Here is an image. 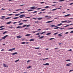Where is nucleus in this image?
Here are the masks:
<instances>
[{
  "mask_svg": "<svg viewBox=\"0 0 73 73\" xmlns=\"http://www.w3.org/2000/svg\"><path fill=\"white\" fill-rule=\"evenodd\" d=\"M15 48H13L12 49H10L8 50V51L9 52H11V51H13V50H15Z\"/></svg>",
  "mask_w": 73,
  "mask_h": 73,
  "instance_id": "1",
  "label": "nucleus"
},
{
  "mask_svg": "<svg viewBox=\"0 0 73 73\" xmlns=\"http://www.w3.org/2000/svg\"><path fill=\"white\" fill-rule=\"evenodd\" d=\"M24 16H25V15H22L19 16V17H20V18H23L24 17Z\"/></svg>",
  "mask_w": 73,
  "mask_h": 73,
  "instance_id": "2",
  "label": "nucleus"
},
{
  "mask_svg": "<svg viewBox=\"0 0 73 73\" xmlns=\"http://www.w3.org/2000/svg\"><path fill=\"white\" fill-rule=\"evenodd\" d=\"M7 37H8V35H7L5 36H4L2 37V39H5Z\"/></svg>",
  "mask_w": 73,
  "mask_h": 73,
  "instance_id": "3",
  "label": "nucleus"
},
{
  "mask_svg": "<svg viewBox=\"0 0 73 73\" xmlns=\"http://www.w3.org/2000/svg\"><path fill=\"white\" fill-rule=\"evenodd\" d=\"M37 7H36V6H34L30 7L31 9H36Z\"/></svg>",
  "mask_w": 73,
  "mask_h": 73,
  "instance_id": "4",
  "label": "nucleus"
},
{
  "mask_svg": "<svg viewBox=\"0 0 73 73\" xmlns=\"http://www.w3.org/2000/svg\"><path fill=\"white\" fill-rule=\"evenodd\" d=\"M72 65V63H69L66 64V66H70V65Z\"/></svg>",
  "mask_w": 73,
  "mask_h": 73,
  "instance_id": "5",
  "label": "nucleus"
},
{
  "mask_svg": "<svg viewBox=\"0 0 73 73\" xmlns=\"http://www.w3.org/2000/svg\"><path fill=\"white\" fill-rule=\"evenodd\" d=\"M16 28V29H18L19 28H20V29L21 28H23V27H21V26H18V27H17Z\"/></svg>",
  "mask_w": 73,
  "mask_h": 73,
  "instance_id": "6",
  "label": "nucleus"
},
{
  "mask_svg": "<svg viewBox=\"0 0 73 73\" xmlns=\"http://www.w3.org/2000/svg\"><path fill=\"white\" fill-rule=\"evenodd\" d=\"M29 20H22L23 22H27V21H28Z\"/></svg>",
  "mask_w": 73,
  "mask_h": 73,
  "instance_id": "7",
  "label": "nucleus"
},
{
  "mask_svg": "<svg viewBox=\"0 0 73 73\" xmlns=\"http://www.w3.org/2000/svg\"><path fill=\"white\" fill-rule=\"evenodd\" d=\"M18 54V53H17V52L13 53H12V55H15V54Z\"/></svg>",
  "mask_w": 73,
  "mask_h": 73,
  "instance_id": "8",
  "label": "nucleus"
},
{
  "mask_svg": "<svg viewBox=\"0 0 73 73\" xmlns=\"http://www.w3.org/2000/svg\"><path fill=\"white\" fill-rule=\"evenodd\" d=\"M4 66L6 67V68H8V66L6 65V64H3Z\"/></svg>",
  "mask_w": 73,
  "mask_h": 73,
  "instance_id": "9",
  "label": "nucleus"
},
{
  "mask_svg": "<svg viewBox=\"0 0 73 73\" xmlns=\"http://www.w3.org/2000/svg\"><path fill=\"white\" fill-rule=\"evenodd\" d=\"M21 36H17V38H21Z\"/></svg>",
  "mask_w": 73,
  "mask_h": 73,
  "instance_id": "10",
  "label": "nucleus"
},
{
  "mask_svg": "<svg viewBox=\"0 0 73 73\" xmlns=\"http://www.w3.org/2000/svg\"><path fill=\"white\" fill-rule=\"evenodd\" d=\"M42 17L37 18V20H42Z\"/></svg>",
  "mask_w": 73,
  "mask_h": 73,
  "instance_id": "11",
  "label": "nucleus"
},
{
  "mask_svg": "<svg viewBox=\"0 0 73 73\" xmlns=\"http://www.w3.org/2000/svg\"><path fill=\"white\" fill-rule=\"evenodd\" d=\"M43 65H49V63H47L45 64H43Z\"/></svg>",
  "mask_w": 73,
  "mask_h": 73,
  "instance_id": "12",
  "label": "nucleus"
},
{
  "mask_svg": "<svg viewBox=\"0 0 73 73\" xmlns=\"http://www.w3.org/2000/svg\"><path fill=\"white\" fill-rule=\"evenodd\" d=\"M5 16H2L1 18V19H5Z\"/></svg>",
  "mask_w": 73,
  "mask_h": 73,
  "instance_id": "13",
  "label": "nucleus"
},
{
  "mask_svg": "<svg viewBox=\"0 0 73 73\" xmlns=\"http://www.w3.org/2000/svg\"><path fill=\"white\" fill-rule=\"evenodd\" d=\"M35 41V39H32L29 40L30 41Z\"/></svg>",
  "mask_w": 73,
  "mask_h": 73,
  "instance_id": "14",
  "label": "nucleus"
},
{
  "mask_svg": "<svg viewBox=\"0 0 73 73\" xmlns=\"http://www.w3.org/2000/svg\"><path fill=\"white\" fill-rule=\"evenodd\" d=\"M11 17H8L7 18L5 19V20H8V19H11Z\"/></svg>",
  "mask_w": 73,
  "mask_h": 73,
  "instance_id": "15",
  "label": "nucleus"
},
{
  "mask_svg": "<svg viewBox=\"0 0 73 73\" xmlns=\"http://www.w3.org/2000/svg\"><path fill=\"white\" fill-rule=\"evenodd\" d=\"M44 36H41L39 38V39H42V38H44Z\"/></svg>",
  "mask_w": 73,
  "mask_h": 73,
  "instance_id": "16",
  "label": "nucleus"
},
{
  "mask_svg": "<svg viewBox=\"0 0 73 73\" xmlns=\"http://www.w3.org/2000/svg\"><path fill=\"white\" fill-rule=\"evenodd\" d=\"M70 16V14H67L66 15H64V17H68V16Z\"/></svg>",
  "mask_w": 73,
  "mask_h": 73,
  "instance_id": "17",
  "label": "nucleus"
},
{
  "mask_svg": "<svg viewBox=\"0 0 73 73\" xmlns=\"http://www.w3.org/2000/svg\"><path fill=\"white\" fill-rule=\"evenodd\" d=\"M62 23L59 24L57 25V26L58 27V26H60L61 25H62Z\"/></svg>",
  "mask_w": 73,
  "mask_h": 73,
  "instance_id": "18",
  "label": "nucleus"
},
{
  "mask_svg": "<svg viewBox=\"0 0 73 73\" xmlns=\"http://www.w3.org/2000/svg\"><path fill=\"white\" fill-rule=\"evenodd\" d=\"M11 23H12V22L11 21H10V22H9L8 23H7V24H11Z\"/></svg>",
  "mask_w": 73,
  "mask_h": 73,
  "instance_id": "19",
  "label": "nucleus"
},
{
  "mask_svg": "<svg viewBox=\"0 0 73 73\" xmlns=\"http://www.w3.org/2000/svg\"><path fill=\"white\" fill-rule=\"evenodd\" d=\"M27 13V12H21L20 13Z\"/></svg>",
  "mask_w": 73,
  "mask_h": 73,
  "instance_id": "20",
  "label": "nucleus"
},
{
  "mask_svg": "<svg viewBox=\"0 0 73 73\" xmlns=\"http://www.w3.org/2000/svg\"><path fill=\"white\" fill-rule=\"evenodd\" d=\"M51 33H48L47 34H46V35L48 36V35H51Z\"/></svg>",
  "mask_w": 73,
  "mask_h": 73,
  "instance_id": "21",
  "label": "nucleus"
},
{
  "mask_svg": "<svg viewBox=\"0 0 73 73\" xmlns=\"http://www.w3.org/2000/svg\"><path fill=\"white\" fill-rule=\"evenodd\" d=\"M8 33V31H6L5 32L3 33V34H5V33Z\"/></svg>",
  "mask_w": 73,
  "mask_h": 73,
  "instance_id": "22",
  "label": "nucleus"
},
{
  "mask_svg": "<svg viewBox=\"0 0 73 73\" xmlns=\"http://www.w3.org/2000/svg\"><path fill=\"white\" fill-rule=\"evenodd\" d=\"M65 22H68V21H62L61 22V23H65Z\"/></svg>",
  "mask_w": 73,
  "mask_h": 73,
  "instance_id": "23",
  "label": "nucleus"
},
{
  "mask_svg": "<svg viewBox=\"0 0 73 73\" xmlns=\"http://www.w3.org/2000/svg\"><path fill=\"white\" fill-rule=\"evenodd\" d=\"M53 21H48V22H46V23H51V22H52Z\"/></svg>",
  "mask_w": 73,
  "mask_h": 73,
  "instance_id": "24",
  "label": "nucleus"
},
{
  "mask_svg": "<svg viewBox=\"0 0 73 73\" xmlns=\"http://www.w3.org/2000/svg\"><path fill=\"white\" fill-rule=\"evenodd\" d=\"M33 10L30 9L27 11L28 12H31V11H33Z\"/></svg>",
  "mask_w": 73,
  "mask_h": 73,
  "instance_id": "25",
  "label": "nucleus"
},
{
  "mask_svg": "<svg viewBox=\"0 0 73 73\" xmlns=\"http://www.w3.org/2000/svg\"><path fill=\"white\" fill-rule=\"evenodd\" d=\"M19 15H20V14H15V16H19Z\"/></svg>",
  "mask_w": 73,
  "mask_h": 73,
  "instance_id": "26",
  "label": "nucleus"
},
{
  "mask_svg": "<svg viewBox=\"0 0 73 73\" xmlns=\"http://www.w3.org/2000/svg\"><path fill=\"white\" fill-rule=\"evenodd\" d=\"M60 27H55L54 28V29H58V28H59Z\"/></svg>",
  "mask_w": 73,
  "mask_h": 73,
  "instance_id": "27",
  "label": "nucleus"
},
{
  "mask_svg": "<svg viewBox=\"0 0 73 73\" xmlns=\"http://www.w3.org/2000/svg\"><path fill=\"white\" fill-rule=\"evenodd\" d=\"M49 8V6H46V7H45V8Z\"/></svg>",
  "mask_w": 73,
  "mask_h": 73,
  "instance_id": "28",
  "label": "nucleus"
},
{
  "mask_svg": "<svg viewBox=\"0 0 73 73\" xmlns=\"http://www.w3.org/2000/svg\"><path fill=\"white\" fill-rule=\"evenodd\" d=\"M21 9H17V10H15V11H21Z\"/></svg>",
  "mask_w": 73,
  "mask_h": 73,
  "instance_id": "29",
  "label": "nucleus"
},
{
  "mask_svg": "<svg viewBox=\"0 0 73 73\" xmlns=\"http://www.w3.org/2000/svg\"><path fill=\"white\" fill-rule=\"evenodd\" d=\"M31 35V34H27L25 35L26 36H29Z\"/></svg>",
  "mask_w": 73,
  "mask_h": 73,
  "instance_id": "30",
  "label": "nucleus"
},
{
  "mask_svg": "<svg viewBox=\"0 0 73 73\" xmlns=\"http://www.w3.org/2000/svg\"><path fill=\"white\" fill-rule=\"evenodd\" d=\"M19 17H15L13 18V19H18Z\"/></svg>",
  "mask_w": 73,
  "mask_h": 73,
  "instance_id": "31",
  "label": "nucleus"
},
{
  "mask_svg": "<svg viewBox=\"0 0 73 73\" xmlns=\"http://www.w3.org/2000/svg\"><path fill=\"white\" fill-rule=\"evenodd\" d=\"M42 9V8H39L37 9H36L37 10H39L40 9Z\"/></svg>",
  "mask_w": 73,
  "mask_h": 73,
  "instance_id": "32",
  "label": "nucleus"
},
{
  "mask_svg": "<svg viewBox=\"0 0 73 73\" xmlns=\"http://www.w3.org/2000/svg\"><path fill=\"white\" fill-rule=\"evenodd\" d=\"M27 25H24L22 27H25Z\"/></svg>",
  "mask_w": 73,
  "mask_h": 73,
  "instance_id": "33",
  "label": "nucleus"
},
{
  "mask_svg": "<svg viewBox=\"0 0 73 73\" xmlns=\"http://www.w3.org/2000/svg\"><path fill=\"white\" fill-rule=\"evenodd\" d=\"M31 27V25H27V27Z\"/></svg>",
  "mask_w": 73,
  "mask_h": 73,
  "instance_id": "34",
  "label": "nucleus"
},
{
  "mask_svg": "<svg viewBox=\"0 0 73 73\" xmlns=\"http://www.w3.org/2000/svg\"><path fill=\"white\" fill-rule=\"evenodd\" d=\"M58 9V8H56V9H53L52 10V11H56V9Z\"/></svg>",
  "mask_w": 73,
  "mask_h": 73,
  "instance_id": "35",
  "label": "nucleus"
},
{
  "mask_svg": "<svg viewBox=\"0 0 73 73\" xmlns=\"http://www.w3.org/2000/svg\"><path fill=\"white\" fill-rule=\"evenodd\" d=\"M45 32H43L41 33H40L41 35H42V34H44V33H45Z\"/></svg>",
  "mask_w": 73,
  "mask_h": 73,
  "instance_id": "36",
  "label": "nucleus"
},
{
  "mask_svg": "<svg viewBox=\"0 0 73 73\" xmlns=\"http://www.w3.org/2000/svg\"><path fill=\"white\" fill-rule=\"evenodd\" d=\"M50 17V16H48V15H46V16H45V18H46V17Z\"/></svg>",
  "mask_w": 73,
  "mask_h": 73,
  "instance_id": "37",
  "label": "nucleus"
},
{
  "mask_svg": "<svg viewBox=\"0 0 73 73\" xmlns=\"http://www.w3.org/2000/svg\"><path fill=\"white\" fill-rule=\"evenodd\" d=\"M31 68V66H29L27 68V69H30Z\"/></svg>",
  "mask_w": 73,
  "mask_h": 73,
  "instance_id": "38",
  "label": "nucleus"
},
{
  "mask_svg": "<svg viewBox=\"0 0 73 73\" xmlns=\"http://www.w3.org/2000/svg\"><path fill=\"white\" fill-rule=\"evenodd\" d=\"M70 61V59H68L66 60V61L68 62V61Z\"/></svg>",
  "mask_w": 73,
  "mask_h": 73,
  "instance_id": "39",
  "label": "nucleus"
},
{
  "mask_svg": "<svg viewBox=\"0 0 73 73\" xmlns=\"http://www.w3.org/2000/svg\"><path fill=\"white\" fill-rule=\"evenodd\" d=\"M45 10H46V9H42L40 10V11H45Z\"/></svg>",
  "mask_w": 73,
  "mask_h": 73,
  "instance_id": "40",
  "label": "nucleus"
},
{
  "mask_svg": "<svg viewBox=\"0 0 73 73\" xmlns=\"http://www.w3.org/2000/svg\"><path fill=\"white\" fill-rule=\"evenodd\" d=\"M40 48V47H37L35 48V49H38Z\"/></svg>",
  "mask_w": 73,
  "mask_h": 73,
  "instance_id": "41",
  "label": "nucleus"
},
{
  "mask_svg": "<svg viewBox=\"0 0 73 73\" xmlns=\"http://www.w3.org/2000/svg\"><path fill=\"white\" fill-rule=\"evenodd\" d=\"M65 1V0H59V1Z\"/></svg>",
  "mask_w": 73,
  "mask_h": 73,
  "instance_id": "42",
  "label": "nucleus"
},
{
  "mask_svg": "<svg viewBox=\"0 0 73 73\" xmlns=\"http://www.w3.org/2000/svg\"><path fill=\"white\" fill-rule=\"evenodd\" d=\"M71 22H72V21H68V22H67L66 23H71Z\"/></svg>",
  "mask_w": 73,
  "mask_h": 73,
  "instance_id": "43",
  "label": "nucleus"
},
{
  "mask_svg": "<svg viewBox=\"0 0 73 73\" xmlns=\"http://www.w3.org/2000/svg\"><path fill=\"white\" fill-rule=\"evenodd\" d=\"M54 38H50V40H54Z\"/></svg>",
  "mask_w": 73,
  "mask_h": 73,
  "instance_id": "44",
  "label": "nucleus"
},
{
  "mask_svg": "<svg viewBox=\"0 0 73 73\" xmlns=\"http://www.w3.org/2000/svg\"><path fill=\"white\" fill-rule=\"evenodd\" d=\"M19 61H20V59H18V60H16V61H15V62H17Z\"/></svg>",
  "mask_w": 73,
  "mask_h": 73,
  "instance_id": "45",
  "label": "nucleus"
},
{
  "mask_svg": "<svg viewBox=\"0 0 73 73\" xmlns=\"http://www.w3.org/2000/svg\"><path fill=\"white\" fill-rule=\"evenodd\" d=\"M31 61V60H29L28 61H27V62L28 63V62H30Z\"/></svg>",
  "mask_w": 73,
  "mask_h": 73,
  "instance_id": "46",
  "label": "nucleus"
},
{
  "mask_svg": "<svg viewBox=\"0 0 73 73\" xmlns=\"http://www.w3.org/2000/svg\"><path fill=\"white\" fill-rule=\"evenodd\" d=\"M4 29V28L1 29H0V31H3V29Z\"/></svg>",
  "mask_w": 73,
  "mask_h": 73,
  "instance_id": "47",
  "label": "nucleus"
},
{
  "mask_svg": "<svg viewBox=\"0 0 73 73\" xmlns=\"http://www.w3.org/2000/svg\"><path fill=\"white\" fill-rule=\"evenodd\" d=\"M25 42H21V44H25Z\"/></svg>",
  "mask_w": 73,
  "mask_h": 73,
  "instance_id": "48",
  "label": "nucleus"
},
{
  "mask_svg": "<svg viewBox=\"0 0 73 73\" xmlns=\"http://www.w3.org/2000/svg\"><path fill=\"white\" fill-rule=\"evenodd\" d=\"M40 35V33H37L35 35H36L37 36V35Z\"/></svg>",
  "mask_w": 73,
  "mask_h": 73,
  "instance_id": "49",
  "label": "nucleus"
},
{
  "mask_svg": "<svg viewBox=\"0 0 73 73\" xmlns=\"http://www.w3.org/2000/svg\"><path fill=\"white\" fill-rule=\"evenodd\" d=\"M54 26H55L54 25H52L50 26V27H54Z\"/></svg>",
  "mask_w": 73,
  "mask_h": 73,
  "instance_id": "50",
  "label": "nucleus"
},
{
  "mask_svg": "<svg viewBox=\"0 0 73 73\" xmlns=\"http://www.w3.org/2000/svg\"><path fill=\"white\" fill-rule=\"evenodd\" d=\"M23 23H19V24L18 25H23Z\"/></svg>",
  "mask_w": 73,
  "mask_h": 73,
  "instance_id": "51",
  "label": "nucleus"
},
{
  "mask_svg": "<svg viewBox=\"0 0 73 73\" xmlns=\"http://www.w3.org/2000/svg\"><path fill=\"white\" fill-rule=\"evenodd\" d=\"M3 27H4V26H3L0 27V28H3Z\"/></svg>",
  "mask_w": 73,
  "mask_h": 73,
  "instance_id": "52",
  "label": "nucleus"
},
{
  "mask_svg": "<svg viewBox=\"0 0 73 73\" xmlns=\"http://www.w3.org/2000/svg\"><path fill=\"white\" fill-rule=\"evenodd\" d=\"M34 23H38V21H36L34 22Z\"/></svg>",
  "mask_w": 73,
  "mask_h": 73,
  "instance_id": "53",
  "label": "nucleus"
},
{
  "mask_svg": "<svg viewBox=\"0 0 73 73\" xmlns=\"http://www.w3.org/2000/svg\"><path fill=\"white\" fill-rule=\"evenodd\" d=\"M13 15V14H9L8 15L9 16H11L12 15Z\"/></svg>",
  "mask_w": 73,
  "mask_h": 73,
  "instance_id": "54",
  "label": "nucleus"
},
{
  "mask_svg": "<svg viewBox=\"0 0 73 73\" xmlns=\"http://www.w3.org/2000/svg\"><path fill=\"white\" fill-rule=\"evenodd\" d=\"M73 29V28H70L68 29L70 30V29Z\"/></svg>",
  "mask_w": 73,
  "mask_h": 73,
  "instance_id": "55",
  "label": "nucleus"
},
{
  "mask_svg": "<svg viewBox=\"0 0 73 73\" xmlns=\"http://www.w3.org/2000/svg\"><path fill=\"white\" fill-rule=\"evenodd\" d=\"M37 11H34L33 12V13H37Z\"/></svg>",
  "mask_w": 73,
  "mask_h": 73,
  "instance_id": "56",
  "label": "nucleus"
},
{
  "mask_svg": "<svg viewBox=\"0 0 73 73\" xmlns=\"http://www.w3.org/2000/svg\"><path fill=\"white\" fill-rule=\"evenodd\" d=\"M40 3L41 4H43V3H44V2H40Z\"/></svg>",
  "mask_w": 73,
  "mask_h": 73,
  "instance_id": "57",
  "label": "nucleus"
},
{
  "mask_svg": "<svg viewBox=\"0 0 73 73\" xmlns=\"http://www.w3.org/2000/svg\"><path fill=\"white\" fill-rule=\"evenodd\" d=\"M69 26V25H66V26H64V27H68Z\"/></svg>",
  "mask_w": 73,
  "mask_h": 73,
  "instance_id": "58",
  "label": "nucleus"
},
{
  "mask_svg": "<svg viewBox=\"0 0 73 73\" xmlns=\"http://www.w3.org/2000/svg\"><path fill=\"white\" fill-rule=\"evenodd\" d=\"M72 71H73V70H70L69 72H72Z\"/></svg>",
  "mask_w": 73,
  "mask_h": 73,
  "instance_id": "59",
  "label": "nucleus"
},
{
  "mask_svg": "<svg viewBox=\"0 0 73 73\" xmlns=\"http://www.w3.org/2000/svg\"><path fill=\"white\" fill-rule=\"evenodd\" d=\"M73 4V3L70 4V5H72Z\"/></svg>",
  "mask_w": 73,
  "mask_h": 73,
  "instance_id": "60",
  "label": "nucleus"
},
{
  "mask_svg": "<svg viewBox=\"0 0 73 73\" xmlns=\"http://www.w3.org/2000/svg\"><path fill=\"white\" fill-rule=\"evenodd\" d=\"M68 33H69V32H66V33H65V34H68Z\"/></svg>",
  "mask_w": 73,
  "mask_h": 73,
  "instance_id": "61",
  "label": "nucleus"
},
{
  "mask_svg": "<svg viewBox=\"0 0 73 73\" xmlns=\"http://www.w3.org/2000/svg\"><path fill=\"white\" fill-rule=\"evenodd\" d=\"M58 34V33H54V35H57Z\"/></svg>",
  "mask_w": 73,
  "mask_h": 73,
  "instance_id": "62",
  "label": "nucleus"
},
{
  "mask_svg": "<svg viewBox=\"0 0 73 73\" xmlns=\"http://www.w3.org/2000/svg\"><path fill=\"white\" fill-rule=\"evenodd\" d=\"M60 29L61 30L64 29V28H61Z\"/></svg>",
  "mask_w": 73,
  "mask_h": 73,
  "instance_id": "63",
  "label": "nucleus"
},
{
  "mask_svg": "<svg viewBox=\"0 0 73 73\" xmlns=\"http://www.w3.org/2000/svg\"><path fill=\"white\" fill-rule=\"evenodd\" d=\"M40 30H41V29H38L37 30V31H40Z\"/></svg>",
  "mask_w": 73,
  "mask_h": 73,
  "instance_id": "64",
  "label": "nucleus"
}]
</instances>
